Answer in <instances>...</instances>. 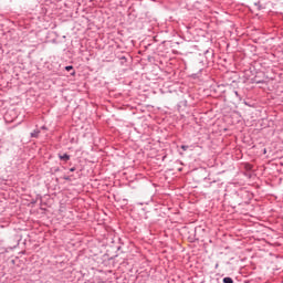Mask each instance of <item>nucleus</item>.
Wrapping results in <instances>:
<instances>
[{"label": "nucleus", "instance_id": "obj_2", "mask_svg": "<svg viewBox=\"0 0 283 283\" xmlns=\"http://www.w3.org/2000/svg\"><path fill=\"white\" fill-rule=\"evenodd\" d=\"M60 160H63V163H67L70 160V155L69 154H59Z\"/></svg>", "mask_w": 283, "mask_h": 283}, {"label": "nucleus", "instance_id": "obj_12", "mask_svg": "<svg viewBox=\"0 0 283 283\" xmlns=\"http://www.w3.org/2000/svg\"><path fill=\"white\" fill-rule=\"evenodd\" d=\"M263 154H266V148L263 149Z\"/></svg>", "mask_w": 283, "mask_h": 283}, {"label": "nucleus", "instance_id": "obj_15", "mask_svg": "<svg viewBox=\"0 0 283 283\" xmlns=\"http://www.w3.org/2000/svg\"><path fill=\"white\" fill-rule=\"evenodd\" d=\"M42 129H46L45 126H42Z\"/></svg>", "mask_w": 283, "mask_h": 283}, {"label": "nucleus", "instance_id": "obj_18", "mask_svg": "<svg viewBox=\"0 0 283 283\" xmlns=\"http://www.w3.org/2000/svg\"><path fill=\"white\" fill-rule=\"evenodd\" d=\"M245 105H249V103H248V102H245Z\"/></svg>", "mask_w": 283, "mask_h": 283}, {"label": "nucleus", "instance_id": "obj_17", "mask_svg": "<svg viewBox=\"0 0 283 283\" xmlns=\"http://www.w3.org/2000/svg\"><path fill=\"white\" fill-rule=\"evenodd\" d=\"M249 169H251V165H249Z\"/></svg>", "mask_w": 283, "mask_h": 283}, {"label": "nucleus", "instance_id": "obj_13", "mask_svg": "<svg viewBox=\"0 0 283 283\" xmlns=\"http://www.w3.org/2000/svg\"><path fill=\"white\" fill-rule=\"evenodd\" d=\"M72 74V76H74V74H76V72L75 71H73V73H71Z\"/></svg>", "mask_w": 283, "mask_h": 283}, {"label": "nucleus", "instance_id": "obj_16", "mask_svg": "<svg viewBox=\"0 0 283 283\" xmlns=\"http://www.w3.org/2000/svg\"><path fill=\"white\" fill-rule=\"evenodd\" d=\"M234 94L238 96V92H234Z\"/></svg>", "mask_w": 283, "mask_h": 283}, {"label": "nucleus", "instance_id": "obj_10", "mask_svg": "<svg viewBox=\"0 0 283 283\" xmlns=\"http://www.w3.org/2000/svg\"><path fill=\"white\" fill-rule=\"evenodd\" d=\"M219 266H220V264L217 263V264L214 265V269H218Z\"/></svg>", "mask_w": 283, "mask_h": 283}, {"label": "nucleus", "instance_id": "obj_7", "mask_svg": "<svg viewBox=\"0 0 283 283\" xmlns=\"http://www.w3.org/2000/svg\"><path fill=\"white\" fill-rule=\"evenodd\" d=\"M181 149H182V151H187V149H189V146L182 145V146H181Z\"/></svg>", "mask_w": 283, "mask_h": 283}, {"label": "nucleus", "instance_id": "obj_3", "mask_svg": "<svg viewBox=\"0 0 283 283\" xmlns=\"http://www.w3.org/2000/svg\"><path fill=\"white\" fill-rule=\"evenodd\" d=\"M249 227H250L249 232H250V233H254L256 227H260V224H258V223H253V224H252V222L250 221Z\"/></svg>", "mask_w": 283, "mask_h": 283}, {"label": "nucleus", "instance_id": "obj_11", "mask_svg": "<svg viewBox=\"0 0 283 283\" xmlns=\"http://www.w3.org/2000/svg\"><path fill=\"white\" fill-rule=\"evenodd\" d=\"M64 180H70V177H64Z\"/></svg>", "mask_w": 283, "mask_h": 283}, {"label": "nucleus", "instance_id": "obj_14", "mask_svg": "<svg viewBox=\"0 0 283 283\" xmlns=\"http://www.w3.org/2000/svg\"><path fill=\"white\" fill-rule=\"evenodd\" d=\"M249 240H250V242H251L252 238H251V237H249Z\"/></svg>", "mask_w": 283, "mask_h": 283}, {"label": "nucleus", "instance_id": "obj_4", "mask_svg": "<svg viewBox=\"0 0 283 283\" xmlns=\"http://www.w3.org/2000/svg\"><path fill=\"white\" fill-rule=\"evenodd\" d=\"M40 134H41V130H33L31 133V138H38Z\"/></svg>", "mask_w": 283, "mask_h": 283}, {"label": "nucleus", "instance_id": "obj_8", "mask_svg": "<svg viewBox=\"0 0 283 283\" xmlns=\"http://www.w3.org/2000/svg\"><path fill=\"white\" fill-rule=\"evenodd\" d=\"M254 6H256L258 10H260V1L254 2Z\"/></svg>", "mask_w": 283, "mask_h": 283}, {"label": "nucleus", "instance_id": "obj_5", "mask_svg": "<svg viewBox=\"0 0 283 283\" xmlns=\"http://www.w3.org/2000/svg\"><path fill=\"white\" fill-rule=\"evenodd\" d=\"M223 283H233V279L226 276L223 277Z\"/></svg>", "mask_w": 283, "mask_h": 283}, {"label": "nucleus", "instance_id": "obj_9", "mask_svg": "<svg viewBox=\"0 0 283 283\" xmlns=\"http://www.w3.org/2000/svg\"><path fill=\"white\" fill-rule=\"evenodd\" d=\"M70 171H76V168L75 167H73V168H70Z\"/></svg>", "mask_w": 283, "mask_h": 283}, {"label": "nucleus", "instance_id": "obj_6", "mask_svg": "<svg viewBox=\"0 0 283 283\" xmlns=\"http://www.w3.org/2000/svg\"><path fill=\"white\" fill-rule=\"evenodd\" d=\"M65 70H66V72H72V70H74V66H72V65L65 66Z\"/></svg>", "mask_w": 283, "mask_h": 283}, {"label": "nucleus", "instance_id": "obj_1", "mask_svg": "<svg viewBox=\"0 0 283 283\" xmlns=\"http://www.w3.org/2000/svg\"><path fill=\"white\" fill-rule=\"evenodd\" d=\"M250 72H251V75H250V83H263V81H260V80H258V76H254V77H251V76H253V71H251L252 70V66H250Z\"/></svg>", "mask_w": 283, "mask_h": 283}]
</instances>
